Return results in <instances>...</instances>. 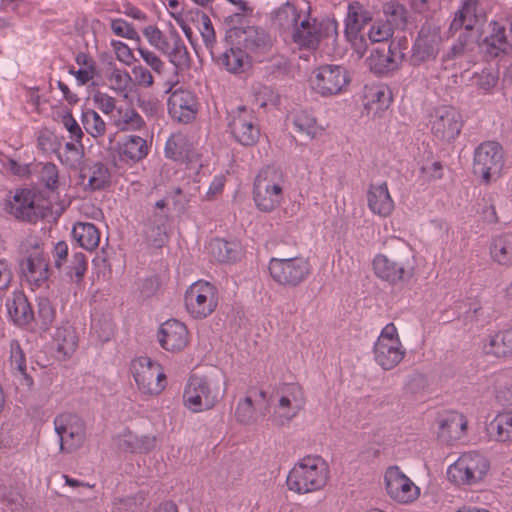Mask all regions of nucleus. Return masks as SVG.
Masks as SVG:
<instances>
[{
    "label": "nucleus",
    "instance_id": "864d4df0",
    "mask_svg": "<svg viewBox=\"0 0 512 512\" xmlns=\"http://www.w3.org/2000/svg\"><path fill=\"white\" fill-rule=\"evenodd\" d=\"M39 181L49 190L54 191L58 188L59 184V170L58 167L51 162L41 165L39 170Z\"/></svg>",
    "mask_w": 512,
    "mask_h": 512
},
{
    "label": "nucleus",
    "instance_id": "6e6d98bb",
    "mask_svg": "<svg viewBox=\"0 0 512 512\" xmlns=\"http://www.w3.org/2000/svg\"><path fill=\"white\" fill-rule=\"evenodd\" d=\"M483 351L486 354H491L496 357H505L509 355V350H507L504 341H502V335L500 332L490 334L488 336L483 345Z\"/></svg>",
    "mask_w": 512,
    "mask_h": 512
},
{
    "label": "nucleus",
    "instance_id": "680f3d73",
    "mask_svg": "<svg viewBox=\"0 0 512 512\" xmlns=\"http://www.w3.org/2000/svg\"><path fill=\"white\" fill-rule=\"evenodd\" d=\"M60 123L62 126L68 131L69 139L78 141L83 140L84 133L77 122V120L73 117L70 111H64L60 116Z\"/></svg>",
    "mask_w": 512,
    "mask_h": 512
},
{
    "label": "nucleus",
    "instance_id": "4468645a",
    "mask_svg": "<svg viewBox=\"0 0 512 512\" xmlns=\"http://www.w3.org/2000/svg\"><path fill=\"white\" fill-rule=\"evenodd\" d=\"M54 429L59 437L60 449L63 452H73L80 448L85 440V425L83 420L72 413H62L54 419Z\"/></svg>",
    "mask_w": 512,
    "mask_h": 512
},
{
    "label": "nucleus",
    "instance_id": "bb28decb",
    "mask_svg": "<svg viewBox=\"0 0 512 512\" xmlns=\"http://www.w3.org/2000/svg\"><path fill=\"white\" fill-rule=\"evenodd\" d=\"M441 36L439 31L431 27H422L415 41L414 54L421 60L434 58L440 48Z\"/></svg>",
    "mask_w": 512,
    "mask_h": 512
},
{
    "label": "nucleus",
    "instance_id": "3c124183",
    "mask_svg": "<svg viewBox=\"0 0 512 512\" xmlns=\"http://www.w3.org/2000/svg\"><path fill=\"white\" fill-rule=\"evenodd\" d=\"M392 35L393 26L388 19L374 21L368 31V37L373 43L388 41Z\"/></svg>",
    "mask_w": 512,
    "mask_h": 512
},
{
    "label": "nucleus",
    "instance_id": "4be33fe9",
    "mask_svg": "<svg viewBox=\"0 0 512 512\" xmlns=\"http://www.w3.org/2000/svg\"><path fill=\"white\" fill-rule=\"evenodd\" d=\"M165 155L178 162H198V154L194 148V144L183 132L174 133L167 139Z\"/></svg>",
    "mask_w": 512,
    "mask_h": 512
},
{
    "label": "nucleus",
    "instance_id": "0e129e2a",
    "mask_svg": "<svg viewBox=\"0 0 512 512\" xmlns=\"http://www.w3.org/2000/svg\"><path fill=\"white\" fill-rule=\"evenodd\" d=\"M38 316L42 325L48 328L55 319L56 311L51 301L46 297L37 298Z\"/></svg>",
    "mask_w": 512,
    "mask_h": 512
},
{
    "label": "nucleus",
    "instance_id": "9b49d317",
    "mask_svg": "<svg viewBox=\"0 0 512 512\" xmlns=\"http://www.w3.org/2000/svg\"><path fill=\"white\" fill-rule=\"evenodd\" d=\"M384 488L388 497L397 504L409 505L421 495L417 486L397 465L389 466L383 476Z\"/></svg>",
    "mask_w": 512,
    "mask_h": 512
},
{
    "label": "nucleus",
    "instance_id": "4d7b16f0",
    "mask_svg": "<svg viewBox=\"0 0 512 512\" xmlns=\"http://www.w3.org/2000/svg\"><path fill=\"white\" fill-rule=\"evenodd\" d=\"M136 51L138 52L143 62L148 67H150L151 71L158 75L163 73L165 69V63L154 51L143 46H138Z\"/></svg>",
    "mask_w": 512,
    "mask_h": 512
},
{
    "label": "nucleus",
    "instance_id": "774afa93",
    "mask_svg": "<svg viewBox=\"0 0 512 512\" xmlns=\"http://www.w3.org/2000/svg\"><path fill=\"white\" fill-rule=\"evenodd\" d=\"M93 101L96 104L97 108L100 109L106 115L112 114L114 110L117 109L115 98L106 93H95L93 96Z\"/></svg>",
    "mask_w": 512,
    "mask_h": 512
},
{
    "label": "nucleus",
    "instance_id": "8fccbe9b",
    "mask_svg": "<svg viewBox=\"0 0 512 512\" xmlns=\"http://www.w3.org/2000/svg\"><path fill=\"white\" fill-rule=\"evenodd\" d=\"M444 167L439 161H427L420 167L418 181L422 184L434 182L442 179Z\"/></svg>",
    "mask_w": 512,
    "mask_h": 512
},
{
    "label": "nucleus",
    "instance_id": "338daca9",
    "mask_svg": "<svg viewBox=\"0 0 512 512\" xmlns=\"http://www.w3.org/2000/svg\"><path fill=\"white\" fill-rule=\"evenodd\" d=\"M87 270V260L83 253L73 255L72 264L69 267V275L75 277L76 282H80Z\"/></svg>",
    "mask_w": 512,
    "mask_h": 512
},
{
    "label": "nucleus",
    "instance_id": "69168bd1",
    "mask_svg": "<svg viewBox=\"0 0 512 512\" xmlns=\"http://www.w3.org/2000/svg\"><path fill=\"white\" fill-rule=\"evenodd\" d=\"M235 416L237 421L243 424H250L255 420L253 402L250 397H245L243 400L239 401Z\"/></svg>",
    "mask_w": 512,
    "mask_h": 512
},
{
    "label": "nucleus",
    "instance_id": "20e7f679",
    "mask_svg": "<svg viewBox=\"0 0 512 512\" xmlns=\"http://www.w3.org/2000/svg\"><path fill=\"white\" fill-rule=\"evenodd\" d=\"M489 470L490 462L485 455L469 451L448 467L447 476L456 485L473 486L482 482Z\"/></svg>",
    "mask_w": 512,
    "mask_h": 512
},
{
    "label": "nucleus",
    "instance_id": "a878e982",
    "mask_svg": "<svg viewBox=\"0 0 512 512\" xmlns=\"http://www.w3.org/2000/svg\"><path fill=\"white\" fill-rule=\"evenodd\" d=\"M367 203L373 214L384 218L390 216L395 207L385 182L370 186L367 192Z\"/></svg>",
    "mask_w": 512,
    "mask_h": 512
},
{
    "label": "nucleus",
    "instance_id": "9d476101",
    "mask_svg": "<svg viewBox=\"0 0 512 512\" xmlns=\"http://www.w3.org/2000/svg\"><path fill=\"white\" fill-rule=\"evenodd\" d=\"M48 206L33 190L16 189L5 199L4 210L18 220L33 222L44 215Z\"/></svg>",
    "mask_w": 512,
    "mask_h": 512
},
{
    "label": "nucleus",
    "instance_id": "f8f14e48",
    "mask_svg": "<svg viewBox=\"0 0 512 512\" xmlns=\"http://www.w3.org/2000/svg\"><path fill=\"white\" fill-rule=\"evenodd\" d=\"M349 82L350 78L345 67L326 64L314 71L311 85L318 94L327 97L343 93Z\"/></svg>",
    "mask_w": 512,
    "mask_h": 512
},
{
    "label": "nucleus",
    "instance_id": "a19ab883",
    "mask_svg": "<svg viewBox=\"0 0 512 512\" xmlns=\"http://www.w3.org/2000/svg\"><path fill=\"white\" fill-rule=\"evenodd\" d=\"M209 252L212 257L221 263H231L240 256V248L236 242L224 239H213L209 243Z\"/></svg>",
    "mask_w": 512,
    "mask_h": 512
},
{
    "label": "nucleus",
    "instance_id": "423d86ee",
    "mask_svg": "<svg viewBox=\"0 0 512 512\" xmlns=\"http://www.w3.org/2000/svg\"><path fill=\"white\" fill-rule=\"evenodd\" d=\"M406 355L398 330L394 323L385 325L373 346L375 362L383 370H391L398 366Z\"/></svg>",
    "mask_w": 512,
    "mask_h": 512
},
{
    "label": "nucleus",
    "instance_id": "c756f323",
    "mask_svg": "<svg viewBox=\"0 0 512 512\" xmlns=\"http://www.w3.org/2000/svg\"><path fill=\"white\" fill-rule=\"evenodd\" d=\"M396 50L397 46L392 42L389 45L388 51L379 49L372 51L367 59L370 69L378 74L395 69L398 65V60L401 58Z\"/></svg>",
    "mask_w": 512,
    "mask_h": 512
},
{
    "label": "nucleus",
    "instance_id": "5701e85b",
    "mask_svg": "<svg viewBox=\"0 0 512 512\" xmlns=\"http://www.w3.org/2000/svg\"><path fill=\"white\" fill-rule=\"evenodd\" d=\"M489 33L483 40V47L490 57H498L506 54L512 48V39L505 25L492 20L489 25Z\"/></svg>",
    "mask_w": 512,
    "mask_h": 512
},
{
    "label": "nucleus",
    "instance_id": "473e14b6",
    "mask_svg": "<svg viewBox=\"0 0 512 512\" xmlns=\"http://www.w3.org/2000/svg\"><path fill=\"white\" fill-rule=\"evenodd\" d=\"M53 342L59 353L65 357L71 356L78 347V336L75 328L68 322L59 325L54 334Z\"/></svg>",
    "mask_w": 512,
    "mask_h": 512
},
{
    "label": "nucleus",
    "instance_id": "39448f33",
    "mask_svg": "<svg viewBox=\"0 0 512 512\" xmlns=\"http://www.w3.org/2000/svg\"><path fill=\"white\" fill-rule=\"evenodd\" d=\"M273 414L271 422L283 426L294 419L305 406L302 388L295 383L283 384L272 396Z\"/></svg>",
    "mask_w": 512,
    "mask_h": 512
},
{
    "label": "nucleus",
    "instance_id": "603ef678",
    "mask_svg": "<svg viewBox=\"0 0 512 512\" xmlns=\"http://www.w3.org/2000/svg\"><path fill=\"white\" fill-rule=\"evenodd\" d=\"M110 29L114 35L128 40L140 41V35L134 26L123 18L110 20Z\"/></svg>",
    "mask_w": 512,
    "mask_h": 512
},
{
    "label": "nucleus",
    "instance_id": "7ed1b4c3",
    "mask_svg": "<svg viewBox=\"0 0 512 512\" xmlns=\"http://www.w3.org/2000/svg\"><path fill=\"white\" fill-rule=\"evenodd\" d=\"M285 177L283 171L275 166L263 168L254 182L253 199L257 208L271 212L280 206L283 200Z\"/></svg>",
    "mask_w": 512,
    "mask_h": 512
},
{
    "label": "nucleus",
    "instance_id": "5fc2aeb1",
    "mask_svg": "<svg viewBox=\"0 0 512 512\" xmlns=\"http://www.w3.org/2000/svg\"><path fill=\"white\" fill-rule=\"evenodd\" d=\"M200 34L203 40L204 45L206 48L210 51V54L212 57H215V44H216V37H215V31L212 25V22L210 18L203 14L200 18Z\"/></svg>",
    "mask_w": 512,
    "mask_h": 512
},
{
    "label": "nucleus",
    "instance_id": "052dcab7",
    "mask_svg": "<svg viewBox=\"0 0 512 512\" xmlns=\"http://www.w3.org/2000/svg\"><path fill=\"white\" fill-rule=\"evenodd\" d=\"M110 46L115 53L116 59L125 66H131L135 62L133 51L125 42L112 39Z\"/></svg>",
    "mask_w": 512,
    "mask_h": 512
},
{
    "label": "nucleus",
    "instance_id": "4c0bfd02",
    "mask_svg": "<svg viewBox=\"0 0 512 512\" xmlns=\"http://www.w3.org/2000/svg\"><path fill=\"white\" fill-rule=\"evenodd\" d=\"M84 145L82 140H69L64 147L58 151V159L60 162L73 170L82 167L84 161Z\"/></svg>",
    "mask_w": 512,
    "mask_h": 512
},
{
    "label": "nucleus",
    "instance_id": "cd10ccee",
    "mask_svg": "<svg viewBox=\"0 0 512 512\" xmlns=\"http://www.w3.org/2000/svg\"><path fill=\"white\" fill-rule=\"evenodd\" d=\"M392 102L390 90L385 86H373L367 89L364 97V108L368 115L380 116Z\"/></svg>",
    "mask_w": 512,
    "mask_h": 512
},
{
    "label": "nucleus",
    "instance_id": "c03bdc74",
    "mask_svg": "<svg viewBox=\"0 0 512 512\" xmlns=\"http://www.w3.org/2000/svg\"><path fill=\"white\" fill-rule=\"evenodd\" d=\"M106 77L109 87L117 94L126 95L131 88V74L127 70L117 67L115 63H110Z\"/></svg>",
    "mask_w": 512,
    "mask_h": 512
},
{
    "label": "nucleus",
    "instance_id": "72a5a7b5",
    "mask_svg": "<svg viewBox=\"0 0 512 512\" xmlns=\"http://www.w3.org/2000/svg\"><path fill=\"white\" fill-rule=\"evenodd\" d=\"M468 421L459 412H448L439 423L440 435L449 440L460 439L466 432Z\"/></svg>",
    "mask_w": 512,
    "mask_h": 512
},
{
    "label": "nucleus",
    "instance_id": "1a4fd4ad",
    "mask_svg": "<svg viewBox=\"0 0 512 512\" xmlns=\"http://www.w3.org/2000/svg\"><path fill=\"white\" fill-rule=\"evenodd\" d=\"M131 372L139 391L146 395H158L166 387L164 369L149 357H138L131 363Z\"/></svg>",
    "mask_w": 512,
    "mask_h": 512
},
{
    "label": "nucleus",
    "instance_id": "c9c22d12",
    "mask_svg": "<svg viewBox=\"0 0 512 512\" xmlns=\"http://www.w3.org/2000/svg\"><path fill=\"white\" fill-rule=\"evenodd\" d=\"M161 53L166 55L177 69H184L189 66L190 56L188 49L177 32L170 35V41L166 45V50H163Z\"/></svg>",
    "mask_w": 512,
    "mask_h": 512
},
{
    "label": "nucleus",
    "instance_id": "b1692460",
    "mask_svg": "<svg viewBox=\"0 0 512 512\" xmlns=\"http://www.w3.org/2000/svg\"><path fill=\"white\" fill-rule=\"evenodd\" d=\"M239 43H242L245 50L256 58H260L270 51L272 39L262 28L247 27L238 34Z\"/></svg>",
    "mask_w": 512,
    "mask_h": 512
},
{
    "label": "nucleus",
    "instance_id": "58836bf2",
    "mask_svg": "<svg viewBox=\"0 0 512 512\" xmlns=\"http://www.w3.org/2000/svg\"><path fill=\"white\" fill-rule=\"evenodd\" d=\"M73 238L84 249L92 251L100 242V232L91 223L77 222L72 229Z\"/></svg>",
    "mask_w": 512,
    "mask_h": 512
},
{
    "label": "nucleus",
    "instance_id": "412c9836",
    "mask_svg": "<svg viewBox=\"0 0 512 512\" xmlns=\"http://www.w3.org/2000/svg\"><path fill=\"white\" fill-rule=\"evenodd\" d=\"M20 269L32 288L40 287L48 280V260L38 244L35 245L34 251L20 262Z\"/></svg>",
    "mask_w": 512,
    "mask_h": 512
},
{
    "label": "nucleus",
    "instance_id": "a18cd8bd",
    "mask_svg": "<svg viewBox=\"0 0 512 512\" xmlns=\"http://www.w3.org/2000/svg\"><path fill=\"white\" fill-rule=\"evenodd\" d=\"M81 122L85 131L93 138L102 137L106 133V123L93 109L82 111Z\"/></svg>",
    "mask_w": 512,
    "mask_h": 512
},
{
    "label": "nucleus",
    "instance_id": "7c9ffc66",
    "mask_svg": "<svg viewBox=\"0 0 512 512\" xmlns=\"http://www.w3.org/2000/svg\"><path fill=\"white\" fill-rule=\"evenodd\" d=\"M112 125L121 132L140 131L145 127L142 116L132 107L120 106L111 116Z\"/></svg>",
    "mask_w": 512,
    "mask_h": 512
},
{
    "label": "nucleus",
    "instance_id": "a211bd4d",
    "mask_svg": "<svg viewBox=\"0 0 512 512\" xmlns=\"http://www.w3.org/2000/svg\"><path fill=\"white\" fill-rule=\"evenodd\" d=\"M486 15L484 0H459L450 23V31L457 32L461 29L472 31L486 18Z\"/></svg>",
    "mask_w": 512,
    "mask_h": 512
},
{
    "label": "nucleus",
    "instance_id": "37998d69",
    "mask_svg": "<svg viewBox=\"0 0 512 512\" xmlns=\"http://www.w3.org/2000/svg\"><path fill=\"white\" fill-rule=\"evenodd\" d=\"M10 356L9 364L12 372L15 375L23 377L27 385H31L33 380L27 374L26 356L20 343L17 340H12L9 345Z\"/></svg>",
    "mask_w": 512,
    "mask_h": 512
},
{
    "label": "nucleus",
    "instance_id": "ddd939ff",
    "mask_svg": "<svg viewBox=\"0 0 512 512\" xmlns=\"http://www.w3.org/2000/svg\"><path fill=\"white\" fill-rule=\"evenodd\" d=\"M432 134L441 141L450 142L458 137L463 126L460 112L452 106H439L430 114Z\"/></svg>",
    "mask_w": 512,
    "mask_h": 512
},
{
    "label": "nucleus",
    "instance_id": "dca6fc26",
    "mask_svg": "<svg viewBox=\"0 0 512 512\" xmlns=\"http://www.w3.org/2000/svg\"><path fill=\"white\" fill-rule=\"evenodd\" d=\"M372 267L380 280L391 285L407 282L414 275V267L408 260H397L382 253L375 255Z\"/></svg>",
    "mask_w": 512,
    "mask_h": 512
},
{
    "label": "nucleus",
    "instance_id": "c85d7f7f",
    "mask_svg": "<svg viewBox=\"0 0 512 512\" xmlns=\"http://www.w3.org/2000/svg\"><path fill=\"white\" fill-rule=\"evenodd\" d=\"M7 312L10 319L18 326H23L33 320L31 306L21 291H14L6 301Z\"/></svg>",
    "mask_w": 512,
    "mask_h": 512
},
{
    "label": "nucleus",
    "instance_id": "6e6552de",
    "mask_svg": "<svg viewBox=\"0 0 512 512\" xmlns=\"http://www.w3.org/2000/svg\"><path fill=\"white\" fill-rule=\"evenodd\" d=\"M218 302V289L208 281H195L185 291V308L194 319H204L211 315L216 310Z\"/></svg>",
    "mask_w": 512,
    "mask_h": 512
},
{
    "label": "nucleus",
    "instance_id": "13d9d810",
    "mask_svg": "<svg viewBox=\"0 0 512 512\" xmlns=\"http://www.w3.org/2000/svg\"><path fill=\"white\" fill-rule=\"evenodd\" d=\"M165 7L169 15L182 28L183 32L188 36L190 28L186 24L184 15V6L179 0H165Z\"/></svg>",
    "mask_w": 512,
    "mask_h": 512
},
{
    "label": "nucleus",
    "instance_id": "f257e3e1",
    "mask_svg": "<svg viewBox=\"0 0 512 512\" xmlns=\"http://www.w3.org/2000/svg\"><path fill=\"white\" fill-rule=\"evenodd\" d=\"M227 387L219 375H191L183 390V405L192 413L213 409L224 397Z\"/></svg>",
    "mask_w": 512,
    "mask_h": 512
},
{
    "label": "nucleus",
    "instance_id": "bf43d9fd",
    "mask_svg": "<svg viewBox=\"0 0 512 512\" xmlns=\"http://www.w3.org/2000/svg\"><path fill=\"white\" fill-rule=\"evenodd\" d=\"M475 85L483 90L489 92L498 83V72L493 69H483L480 73L474 75Z\"/></svg>",
    "mask_w": 512,
    "mask_h": 512
},
{
    "label": "nucleus",
    "instance_id": "f03ea898",
    "mask_svg": "<svg viewBox=\"0 0 512 512\" xmlns=\"http://www.w3.org/2000/svg\"><path fill=\"white\" fill-rule=\"evenodd\" d=\"M329 466L320 456H305L289 471L286 484L290 491L307 494L319 491L329 480Z\"/></svg>",
    "mask_w": 512,
    "mask_h": 512
},
{
    "label": "nucleus",
    "instance_id": "ea45409f",
    "mask_svg": "<svg viewBox=\"0 0 512 512\" xmlns=\"http://www.w3.org/2000/svg\"><path fill=\"white\" fill-rule=\"evenodd\" d=\"M292 123L294 129L301 134L313 139L322 134L324 128L318 124L312 113L299 110L292 114Z\"/></svg>",
    "mask_w": 512,
    "mask_h": 512
},
{
    "label": "nucleus",
    "instance_id": "e2e57ef3",
    "mask_svg": "<svg viewBox=\"0 0 512 512\" xmlns=\"http://www.w3.org/2000/svg\"><path fill=\"white\" fill-rule=\"evenodd\" d=\"M153 71L142 64H136L131 69L132 82L142 88H150L154 84Z\"/></svg>",
    "mask_w": 512,
    "mask_h": 512
},
{
    "label": "nucleus",
    "instance_id": "0eeeda50",
    "mask_svg": "<svg viewBox=\"0 0 512 512\" xmlns=\"http://www.w3.org/2000/svg\"><path fill=\"white\" fill-rule=\"evenodd\" d=\"M268 270L271 278L284 287H297L308 279L312 268L305 257L276 258L269 261Z\"/></svg>",
    "mask_w": 512,
    "mask_h": 512
},
{
    "label": "nucleus",
    "instance_id": "f704fd0d",
    "mask_svg": "<svg viewBox=\"0 0 512 512\" xmlns=\"http://www.w3.org/2000/svg\"><path fill=\"white\" fill-rule=\"evenodd\" d=\"M292 38L301 47L315 48L320 41V30L315 21L305 18L293 29Z\"/></svg>",
    "mask_w": 512,
    "mask_h": 512
},
{
    "label": "nucleus",
    "instance_id": "6ab92c4d",
    "mask_svg": "<svg viewBox=\"0 0 512 512\" xmlns=\"http://www.w3.org/2000/svg\"><path fill=\"white\" fill-rule=\"evenodd\" d=\"M171 90V87L167 90L171 92L167 102L169 115L178 122L189 123L197 113L196 96L183 88Z\"/></svg>",
    "mask_w": 512,
    "mask_h": 512
},
{
    "label": "nucleus",
    "instance_id": "aec40b11",
    "mask_svg": "<svg viewBox=\"0 0 512 512\" xmlns=\"http://www.w3.org/2000/svg\"><path fill=\"white\" fill-rule=\"evenodd\" d=\"M157 336L160 346L171 353L183 351L189 343L186 325L176 319H169L162 323Z\"/></svg>",
    "mask_w": 512,
    "mask_h": 512
},
{
    "label": "nucleus",
    "instance_id": "49530a36",
    "mask_svg": "<svg viewBox=\"0 0 512 512\" xmlns=\"http://www.w3.org/2000/svg\"><path fill=\"white\" fill-rule=\"evenodd\" d=\"M110 182L109 169L102 163H96L90 168L88 186L91 190L105 188Z\"/></svg>",
    "mask_w": 512,
    "mask_h": 512
},
{
    "label": "nucleus",
    "instance_id": "2eb2a0df",
    "mask_svg": "<svg viewBox=\"0 0 512 512\" xmlns=\"http://www.w3.org/2000/svg\"><path fill=\"white\" fill-rule=\"evenodd\" d=\"M503 168V151L499 143L487 141L480 144L474 153V171L483 182L489 183L498 177Z\"/></svg>",
    "mask_w": 512,
    "mask_h": 512
},
{
    "label": "nucleus",
    "instance_id": "393cba45",
    "mask_svg": "<svg viewBox=\"0 0 512 512\" xmlns=\"http://www.w3.org/2000/svg\"><path fill=\"white\" fill-rule=\"evenodd\" d=\"M150 146L147 140L138 135H126L117 143V152L121 160L137 163L147 157Z\"/></svg>",
    "mask_w": 512,
    "mask_h": 512
},
{
    "label": "nucleus",
    "instance_id": "79ce46f5",
    "mask_svg": "<svg viewBox=\"0 0 512 512\" xmlns=\"http://www.w3.org/2000/svg\"><path fill=\"white\" fill-rule=\"evenodd\" d=\"M490 253L500 265H512V234H503L493 239Z\"/></svg>",
    "mask_w": 512,
    "mask_h": 512
},
{
    "label": "nucleus",
    "instance_id": "f3484780",
    "mask_svg": "<svg viewBox=\"0 0 512 512\" xmlns=\"http://www.w3.org/2000/svg\"><path fill=\"white\" fill-rule=\"evenodd\" d=\"M229 128L234 138L244 146L256 144L260 136V129L254 111L244 106L239 107L234 112Z\"/></svg>",
    "mask_w": 512,
    "mask_h": 512
},
{
    "label": "nucleus",
    "instance_id": "2f4dec72",
    "mask_svg": "<svg viewBox=\"0 0 512 512\" xmlns=\"http://www.w3.org/2000/svg\"><path fill=\"white\" fill-rule=\"evenodd\" d=\"M219 66L223 67L230 73H240L244 71L245 66L249 64L247 52L238 47H230L223 52L212 57Z\"/></svg>",
    "mask_w": 512,
    "mask_h": 512
},
{
    "label": "nucleus",
    "instance_id": "de8ad7c7",
    "mask_svg": "<svg viewBox=\"0 0 512 512\" xmlns=\"http://www.w3.org/2000/svg\"><path fill=\"white\" fill-rule=\"evenodd\" d=\"M275 18L281 27L294 29L300 22V13L294 5L286 3L276 11Z\"/></svg>",
    "mask_w": 512,
    "mask_h": 512
},
{
    "label": "nucleus",
    "instance_id": "e433bc0d",
    "mask_svg": "<svg viewBox=\"0 0 512 512\" xmlns=\"http://www.w3.org/2000/svg\"><path fill=\"white\" fill-rule=\"evenodd\" d=\"M489 437L499 442H512V412L498 414L488 425Z\"/></svg>",
    "mask_w": 512,
    "mask_h": 512
},
{
    "label": "nucleus",
    "instance_id": "09e8293b",
    "mask_svg": "<svg viewBox=\"0 0 512 512\" xmlns=\"http://www.w3.org/2000/svg\"><path fill=\"white\" fill-rule=\"evenodd\" d=\"M142 33L151 47L159 52L166 50V45L170 41V36L167 37L156 25H146L142 29Z\"/></svg>",
    "mask_w": 512,
    "mask_h": 512
}]
</instances>
